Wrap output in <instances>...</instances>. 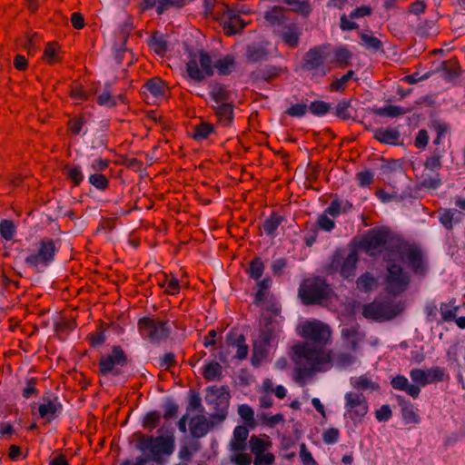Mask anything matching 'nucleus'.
Returning <instances> with one entry per match:
<instances>
[{
	"mask_svg": "<svg viewBox=\"0 0 465 465\" xmlns=\"http://www.w3.org/2000/svg\"><path fill=\"white\" fill-rule=\"evenodd\" d=\"M441 71L444 79L450 81L460 74V66L456 57H451L441 64Z\"/></svg>",
	"mask_w": 465,
	"mask_h": 465,
	"instance_id": "obj_27",
	"label": "nucleus"
},
{
	"mask_svg": "<svg viewBox=\"0 0 465 465\" xmlns=\"http://www.w3.org/2000/svg\"><path fill=\"white\" fill-rule=\"evenodd\" d=\"M16 234V227L12 220L4 219L0 222V235L5 241H12Z\"/></svg>",
	"mask_w": 465,
	"mask_h": 465,
	"instance_id": "obj_43",
	"label": "nucleus"
},
{
	"mask_svg": "<svg viewBox=\"0 0 465 465\" xmlns=\"http://www.w3.org/2000/svg\"><path fill=\"white\" fill-rule=\"evenodd\" d=\"M300 334L305 340L302 344H308L315 350H323V347L331 342L330 326L319 320L304 322L301 325Z\"/></svg>",
	"mask_w": 465,
	"mask_h": 465,
	"instance_id": "obj_11",
	"label": "nucleus"
},
{
	"mask_svg": "<svg viewBox=\"0 0 465 465\" xmlns=\"http://www.w3.org/2000/svg\"><path fill=\"white\" fill-rule=\"evenodd\" d=\"M411 109H406L398 105H387L377 109L376 114L382 117L394 118L409 113Z\"/></svg>",
	"mask_w": 465,
	"mask_h": 465,
	"instance_id": "obj_41",
	"label": "nucleus"
},
{
	"mask_svg": "<svg viewBox=\"0 0 465 465\" xmlns=\"http://www.w3.org/2000/svg\"><path fill=\"white\" fill-rule=\"evenodd\" d=\"M209 95L211 99L215 103L214 105L228 103L230 100V93L223 84H215L210 89Z\"/></svg>",
	"mask_w": 465,
	"mask_h": 465,
	"instance_id": "obj_32",
	"label": "nucleus"
},
{
	"mask_svg": "<svg viewBox=\"0 0 465 465\" xmlns=\"http://www.w3.org/2000/svg\"><path fill=\"white\" fill-rule=\"evenodd\" d=\"M297 357V363H307L308 366L296 368L297 380L311 377L314 372L322 371V367L331 362V351L315 350L308 344H296L292 347Z\"/></svg>",
	"mask_w": 465,
	"mask_h": 465,
	"instance_id": "obj_4",
	"label": "nucleus"
},
{
	"mask_svg": "<svg viewBox=\"0 0 465 465\" xmlns=\"http://www.w3.org/2000/svg\"><path fill=\"white\" fill-rule=\"evenodd\" d=\"M59 246L49 237H44L35 243V248L25 258V264L41 272L48 267L55 258Z\"/></svg>",
	"mask_w": 465,
	"mask_h": 465,
	"instance_id": "obj_9",
	"label": "nucleus"
},
{
	"mask_svg": "<svg viewBox=\"0 0 465 465\" xmlns=\"http://www.w3.org/2000/svg\"><path fill=\"white\" fill-rule=\"evenodd\" d=\"M215 133V127L213 124L202 121L199 124H196L193 127V134L192 137L195 141H203L209 138L211 134Z\"/></svg>",
	"mask_w": 465,
	"mask_h": 465,
	"instance_id": "obj_34",
	"label": "nucleus"
},
{
	"mask_svg": "<svg viewBox=\"0 0 465 465\" xmlns=\"http://www.w3.org/2000/svg\"><path fill=\"white\" fill-rule=\"evenodd\" d=\"M300 35L298 28L292 25L282 32L281 38L287 46L295 48L299 44Z\"/></svg>",
	"mask_w": 465,
	"mask_h": 465,
	"instance_id": "obj_38",
	"label": "nucleus"
},
{
	"mask_svg": "<svg viewBox=\"0 0 465 465\" xmlns=\"http://www.w3.org/2000/svg\"><path fill=\"white\" fill-rule=\"evenodd\" d=\"M168 322V320H161L155 316H143L138 320L137 329L143 340L158 345L166 341L172 333Z\"/></svg>",
	"mask_w": 465,
	"mask_h": 465,
	"instance_id": "obj_7",
	"label": "nucleus"
},
{
	"mask_svg": "<svg viewBox=\"0 0 465 465\" xmlns=\"http://www.w3.org/2000/svg\"><path fill=\"white\" fill-rule=\"evenodd\" d=\"M345 417L354 423H360L369 411L366 397L356 391H349L344 395Z\"/></svg>",
	"mask_w": 465,
	"mask_h": 465,
	"instance_id": "obj_14",
	"label": "nucleus"
},
{
	"mask_svg": "<svg viewBox=\"0 0 465 465\" xmlns=\"http://www.w3.org/2000/svg\"><path fill=\"white\" fill-rule=\"evenodd\" d=\"M334 114L342 121H347L351 118V100L342 99L340 101L334 111Z\"/></svg>",
	"mask_w": 465,
	"mask_h": 465,
	"instance_id": "obj_44",
	"label": "nucleus"
},
{
	"mask_svg": "<svg viewBox=\"0 0 465 465\" xmlns=\"http://www.w3.org/2000/svg\"><path fill=\"white\" fill-rule=\"evenodd\" d=\"M89 183L100 191H105L109 187L108 178L101 173H92L89 176Z\"/></svg>",
	"mask_w": 465,
	"mask_h": 465,
	"instance_id": "obj_50",
	"label": "nucleus"
},
{
	"mask_svg": "<svg viewBox=\"0 0 465 465\" xmlns=\"http://www.w3.org/2000/svg\"><path fill=\"white\" fill-rule=\"evenodd\" d=\"M167 90L166 84L160 77H153L147 80L142 86L143 94L148 98L149 94L153 98H163Z\"/></svg>",
	"mask_w": 465,
	"mask_h": 465,
	"instance_id": "obj_19",
	"label": "nucleus"
},
{
	"mask_svg": "<svg viewBox=\"0 0 465 465\" xmlns=\"http://www.w3.org/2000/svg\"><path fill=\"white\" fill-rule=\"evenodd\" d=\"M285 9L279 5L271 7L264 13V19L272 25H280L286 21Z\"/></svg>",
	"mask_w": 465,
	"mask_h": 465,
	"instance_id": "obj_31",
	"label": "nucleus"
},
{
	"mask_svg": "<svg viewBox=\"0 0 465 465\" xmlns=\"http://www.w3.org/2000/svg\"><path fill=\"white\" fill-rule=\"evenodd\" d=\"M227 342L230 346L236 348L235 357L239 360H244L248 354V346L245 343V337L242 334L237 335L234 339L232 335H228Z\"/></svg>",
	"mask_w": 465,
	"mask_h": 465,
	"instance_id": "obj_30",
	"label": "nucleus"
},
{
	"mask_svg": "<svg viewBox=\"0 0 465 465\" xmlns=\"http://www.w3.org/2000/svg\"><path fill=\"white\" fill-rule=\"evenodd\" d=\"M356 284L360 291L369 292L377 286V280L371 273L364 272L357 279Z\"/></svg>",
	"mask_w": 465,
	"mask_h": 465,
	"instance_id": "obj_39",
	"label": "nucleus"
},
{
	"mask_svg": "<svg viewBox=\"0 0 465 465\" xmlns=\"http://www.w3.org/2000/svg\"><path fill=\"white\" fill-rule=\"evenodd\" d=\"M96 102L101 106H106L109 108H114L117 105L116 97L111 94V92L108 90H104L96 99Z\"/></svg>",
	"mask_w": 465,
	"mask_h": 465,
	"instance_id": "obj_56",
	"label": "nucleus"
},
{
	"mask_svg": "<svg viewBox=\"0 0 465 465\" xmlns=\"http://www.w3.org/2000/svg\"><path fill=\"white\" fill-rule=\"evenodd\" d=\"M308 108L315 115H324L330 111L331 104L324 101L316 100L312 102Z\"/></svg>",
	"mask_w": 465,
	"mask_h": 465,
	"instance_id": "obj_58",
	"label": "nucleus"
},
{
	"mask_svg": "<svg viewBox=\"0 0 465 465\" xmlns=\"http://www.w3.org/2000/svg\"><path fill=\"white\" fill-rule=\"evenodd\" d=\"M353 388L361 391H376L379 389V385L371 381V379L367 376H360L354 379H351V381Z\"/></svg>",
	"mask_w": 465,
	"mask_h": 465,
	"instance_id": "obj_42",
	"label": "nucleus"
},
{
	"mask_svg": "<svg viewBox=\"0 0 465 465\" xmlns=\"http://www.w3.org/2000/svg\"><path fill=\"white\" fill-rule=\"evenodd\" d=\"M162 287H165V292L168 294L174 295L180 291V282L174 277L165 276L163 282L161 283Z\"/></svg>",
	"mask_w": 465,
	"mask_h": 465,
	"instance_id": "obj_62",
	"label": "nucleus"
},
{
	"mask_svg": "<svg viewBox=\"0 0 465 465\" xmlns=\"http://www.w3.org/2000/svg\"><path fill=\"white\" fill-rule=\"evenodd\" d=\"M161 415L158 411H151L148 412L143 420V427L150 431H152L153 429H155L159 422H160Z\"/></svg>",
	"mask_w": 465,
	"mask_h": 465,
	"instance_id": "obj_55",
	"label": "nucleus"
},
{
	"mask_svg": "<svg viewBox=\"0 0 465 465\" xmlns=\"http://www.w3.org/2000/svg\"><path fill=\"white\" fill-rule=\"evenodd\" d=\"M283 221V217L272 212L262 223V230L267 236L274 238L277 235V229Z\"/></svg>",
	"mask_w": 465,
	"mask_h": 465,
	"instance_id": "obj_28",
	"label": "nucleus"
},
{
	"mask_svg": "<svg viewBox=\"0 0 465 465\" xmlns=\"http://www.w3.org/2000/svg\"><path fill=\"white\" fill-rule=\"evenodd\" d=\"M262 391L265 394L269 395L274 393L278 399H283L286 396L285 388L282 385L274 387V383L271 379H265L262 381Z\"/></svg>",
	"mask_w": 465,
	"mask_h": 465,
	"instance_id": "obj_45",
	"label": "nucleus"
},
{
	"mask_svg": "<svg viewBox=\"0 0 465 465\" xmlns=\"http://www.w3.org/2000/svg\"><path fill=\"white\" fill-rule=\"evenodd\" d=\"M420 268L415 269L411 265L407 254L401 252L388 253L382 256L385 262L386 273L384 276L385 291L392 295L399 296L408 290L410 287L411 278L410 273L404 270L402 263L406 262L408 267L412 271L415 275H424L427 272V265L424 260V255L420 248Z\"/></svg>",
	"mask_w": 465,
	"mask_h": 465,
	"instance_id": "obj_2",
	"label": "nucleus"
},
{
	"mask_svg": "<svg viewBox=\"0 0 465 465\" xmlns=\"http://www.w3.org/2000/svg\"><path fill=\"white\" fill-rule=\"evenodd\" d=\"M128 356L120 345L112 347L108 354L101 356L98 361L99 373L103 376L118 377L128 365Z\"/></svg>",
	"mask_w": 465,
	"mask_h": 465,
	"instance_id": "obj_12",
	"label": "nucleus"
},
{
	"mask_svg": "<svg viewBox=\"0 0 465 465\" xmlns=\"http://www.w3.org/2000/svg\"><path fill=\"white\" fill-rule=\"evenodd\" d=\"M330 56L331 51L326 45H315L304 54L302 67L311 73L312 80L318 81L331 70L329 63Z\"/></svg>",
	"mask_w": 465,
	"mask_h": 465,
	"instance_id": "obj_5",
	"label": "nucleus"
},
{
	"mask_svg": "<svg viewBox=\"0 0 465 465\" xmlns=\"http://www.w3.org/2000/svg\"><path fill=\"white\" fill-rule=\"evenodd\" d=\"M148 45L155 54L161 56H163L168 51L167 41L162 35H153L150 38Z\"/></svg>",
	"mask_w": 465,
	"mask_h": 465,
	"instance_id": "obj_37",
	"label": "nucleus"
},
{
	"mask_svg": "<svg viewBox=\"0 0 465 465\" xmlns=\"http://www.w3.org/2000/svg\"><path fill=\"white\" fill-rule=\"evenodd\" d=\"M352 242L358 250L363 251L371 257L377 256L382 250H384L382 256L395 252L407 254L411 265L416 270L420 268V247L405 241L386 226L372 228L361 239L353 240Z\"/></svg>",
	"mask_w": 465,
	"mask_h": 465,
	"instance_id": "obj_1",
	"label": "nucleus"
},
{
	"mask_svg": "<svg viewBox=\"0 0 465 465\" xmlns=\"http://www.w3.org/2000/svg\"><path fill=\"white\" fill-rule=\"evenodd\" d=\"M43 60L49 65L60 62V46L56 42L47 43L44 50Z\"/></svg>",
	"mask_w": 465,
	"mask_h": 465,
	"instance_id": "obj_33",
	"label": "nucleus"
},
{
	"mask_svg": "<svg viewBox=\"0 0 465 465\" xmlns=\"http://www.w3.org/2000/svg\"><path fill=\"white\" fill-rule=\"evenodd\" d=\"M137 449L147 453L153 461L159 462L162 455H171L174 450L173 436H149L140 433L137 439Z\"/></svg>",
	"mask_w": 465,
	"mask_h": 465,
	"instance_id": "obj_8",
	"label": "nucleus"
},
{
	"mask_svg": "<svg viewBox=\"0 0 465 465\" xmlns=\"http://www.w3.org/2000/svg\"><path fill=\"white\" fill-rule=\"evenodd\" d=\"M359 250L351 242L347 249L336 250L331 257L328 265L330 273L339 272L344 279L355 276L356 266L359 262Z\"/></svg>",
	"mask_w": 465,
	"mask_h": 465,
	"instance_id": "obj_6",
	"label": "nucleus"
},
{
	"mask_svg": "<svg viewBox=\"0 0 465 465\" xmlns=\"http://www.w3.org/2000/svg\"><path fill=\"white\" fill-rule=\"evenodd\" d=\"M222 374V366L216 361L208 363L203 370V375L208 381H213Z\"/></svg>",
	"mask_w": 465,
	"mask_h": 465,
	"instance_id": "obj_52",
	"label": "nucleus"
},
{
	"mask_svg": "<svg viewBox=\"0 0 465 465\" xmlns=\"http://www.w3.org/2000/svg\"><path fill=\"white\" fill-rule=\"evenodd\" d=\"M238 414L249 425L254 423L253 410L247 404H241L238 407Z\"/></svg>",
	"mask_w": 465,
	"mask_h": 465,
	"instance_id": "obj_64",
	"label": "nucleus"
},
{
	"mask_svg": "<svg viewBox=\"0 0 465 465\" xmlns=\"http://www.w3.org/2000/svg\"><path fill=\"white\" fill-rule=\"evenodd\" d=\"M440 223L448 231L451 232L455 224L462 221L463 214L460 211L453 208H440L437 210Z\"/></svg>",
	"mask_w": 465,
	"mask_h": 465,
	"instance_id": "obj_18",
	"label": "nucleus"
},
{
	"mask_svg": "<svg viewBox=\"0 0 465 465\" xmlns=\"http://www.w3.org/2000/svg\"><path fill=\"white\" fill-rule=\"evenodd\" d=\"M319 229L314 224H306L303 242L307 247H312L317 241Z\"/></svg>",
	"mask_w": 465,
	"mask_h": 465,
	"instance_id": "obj_51",
	"label": "nucleus"
},
{
	"mask_svg": "<svg viewBox=\"0 0 465 465\" xmlns=\"http://www.w3.org/2000/svg\"><path fill=\"white\" fill-rule=\"evenodd\" d=\"M352 57L351 52L344 46L338 47L331 52L329 57L330 65L332 67L344 68L350 64Z\"/></svg>",
	"mask_w": 465,
	"mask_h": 465,
	"instance_id": "obj_21",
	"label": "nucleus"
},
{
	"mask_svg": "<svg viewBox=\"0 0 465 465\" xmlns=\"http://www.w3.org/2000/svg\"><path fill=\"white\" fill-rule=\"evenodd\" d=\"M212 110L222 125H232L234 117L233 106L232 104L228 102L218 105H212Z\"/></svg>",
	"mask_w": 465,
	"mask_h": 465,
	"instance_id": "obj_22",
	"label": "nucleus"
},
{
	"mask_svg": "<svg viewBox=\"0 0 465 465\" xmlns=\"http://www.w3.org/2000/svg\"><path fill=\"white\" fill-rule=\"evenodd\" d=\"M427 376H428L427 371L422 369L416 368V369H412L410 371L411 379L415 383V385H417L419 387L420 386L423 387L428 384Z\"/></svg>",
	"mask_w": 465,
	"mask_h": 465,
	"instance_id": "obj_60",
	"label": "nucleus"
},
{
	"mask_svg": "<svg viewBox=\"0 0 465 465\" xmlns=\"http://www.w3.org/2000/svg\"><path fill=\"white\" fill-rule=\"evenodd\" d=\"M86 121L84 116H77L68 121L67 126L70 133L78 135L84 127Z\"/></svg>",
	"mask_w": 465,
	"mask_h": 465,
	"instance_id": "obj_59",
	"label": "nucleus"
},
{
	"mask_svg": "<svg viewBox=\"0 0 465 465\" xmlns=\"http://www.w3.org/2000/svg\"><path fill=\"white\" fill-rule=\"evenodd\" d=\"M374 139L379 141L381 143L390 144V145H397L400 143L401 134L395 128H378L374 132L373 135Z\"/></svg>",
	"mask_w": 465,
	"mask_h": 465,
	"instance_id": "obj_23",
	"label": "nucleus"
},
{
	"mask_svg": "<svg viewBox=\"0 0 465 465\" xmlns=\"http://www.w3.org/2000/svg\"><path fill=\"white\" fill-rule=\"evenodd\" d=\"M44 403L38 407V412L41 418L46 419L48 421L53 420L57 413L62 411V404L58 401L57 397L44 398Z\"/></svg>",
	"mask_w": 465,
	"mask_h": 465,
	"instance_id": "obj_20",
	"label": "nucleus"
},
{
	"mask_svg": "<svg viewBox=\"0 0 465 465\" xmlns=\"http://www.w3.org/2000/svg\"><path fill=\"white\" fill-rule=\"evenodd\" d=\"M397 305L389 300L373 301L363 306L362 315L366 319L375 321H386L394 318L398 314Z\"/></svg>",
	"mask_w": 465,
	"mask_h": 465,
	"instance_id": "obj_15",
	"label": "nucleus"
},
{
	"mask_svg": "<svg viewBox=\"0 0 465 465\" xmlns=\"http://www.w3.org/2000/svg\"><path fill=\"white\" fill-rule=\"evenodd\" d=\"M283 3L291 6V10L302 15H308L312 11L311 4L308 0H283Z\"/></svg>",
	"mask_w": 465,
	"mask_h": 465,
	"instance_id": "obj_46",
	"label": "nucleus"
},
{
	"mask_svg": "<svg viewBox=\"0 0 465 465\" xmlns=\"http://www.w3.org/2000/svg\"><path fill=\"white\" fill-rule=\"evenodd\" d=\"M458 312V307L450 303H441L440 314L444 322H452L455 320Z\"/></svg>",
	"mask_w": 465,
	"mask_h": 465,
	"instance_id": "obj_61",
	"label": "nucleus"
},
{
	"mask_svg": "<svg viewBox=\"0 0 465 465\" xmlns=\"http://www.w3.org/2000/svg\"><path fill=\"white\" fill-rule=\"evenodd\" d=\"M245 56L248 62L254 64L266 61L269 52L262 45L252 44L247 46Z\"/></svg>",
	"mask_w": 465,
	"mask_h": 465,
	"instance_id": "obj_26",
	"label": "nucleus"
},
{
	"mask_svg": "<svg viewBox=\"0 0 465 465\" xmlns=\"http://www.w3.org/2000/svg\"><path fill=\"white\" fill-rule=\"evenodd\" d=\"M360 38H361V42L365 45L366 48H368V49L377 51V50L381 49V47H382V42L379 38H377L373 35H369L367 34H361L360 35Z\"/></svg>",
	"mask_w": 465,
	"mask_h": 465,
	"instance_id": "obj_63",
	"label": "nucleus"
},
{
	"mask_svg": "<svg viewBox=\"0 0 465 465\" xmlns=\"http://www.w3.org/2000/svg\"><path fill=\"white\" fill-rule=\"evenodd\" d=\"M264 268H265L264 263L261 258H259V257L253 258L251 261V262L249 264V269H248L250 277L254 280L260 279L263 274Z\"/></svg>",
	"mask_w": 465,
	"mask_h": 465,
	"instance_id": "obj_47",
	"label": "nucleus"
},
{
	"mask_svg": "<svg viewBox=\"0 0 465 465\" xmlns=\"http://www.w3.org/2000/svg\"><path fill=\"white\" fill-rule=\"evenodd\" d=\"M313 224L317 226L318 229L327 232H331L335 228L334 221L329 218L328 214L324 212L318 216L316 223Z\"/></svg>",
	"mask_w": 465,
	"mask_h": 465,
	"instance_id": "obj_54",
	"label": "nucleus"
},
{
	"mask_svg": "<svg viewBox=\"0 0 465 465\" xmlns=\"http://www.w3.org/2000/svg\"><path fill=\"white\" fill-rule=\"evenodd\" d=\"M204 399L206 403L215 410V412L211 415V418L217 421L224 420L227 416L230 400L228 390L225 387H208Z\"/></svg>",
	"mask_w": 465,
	"mask_h": 465,
	"instance_id": "obj_13",
	"label": "nucleus"
},
{
	"mask_svg": "<svg viewBox=\"0 0 465 465\" xmlns=\"http://www.w3.org/2000/svg\"><path fill=\"white\" fill-rule=\"evenodd\" d=\"M37 382L36 378H30L25 381V387L22 391V395L25 399L38 396L39 391L36 388Z\"/></svg>",
	"mask_w": 465,
	"mask_h": 465,
	"instance_id": "obj_57",
	"label": "nucleus"
},
{
	"mask_svg": "<svg viewBox=\"0 0 465 465\" xmlns=\"http://www.w3.org/2000/svg\"><path fill=\"white\" fill-rule=\"evenodd\" d=\"M272 285V279L267 277L263 280L260 281L257 283L258 290L254 296V303L260 304L265 300L266 297V291L271 287Z\"/></svg>",
	"mask_w": 465,
	"mask_h": 465,
	"instance_id": "obj_49",
	"label": "nucleus"
},
{
	"mask_svg": "<svg viewBox=\"0 0 465 465\" xmlns=\"http://www.w3.org/2000/svg\"><path fill=\"white\" fill-rule=\"evenodd\" d=\"M235 67V58L227 54L213 62L211 55L204 50L190 53L186 64L188 76L195 82H203L206 76H213L214 69L220 75H229Z\"/></svg>",
	"mask_w": 465,
	"mask_h": 465,
	"instance_id": "obj_3",
	"label": "nucleus"
},
{
	"mask_svg": "<svg viewBox=\"0 0 465 465\" xmlns=\"http://www.w3.org/2000/svg\"><path fill=\"white\" fill-rule=\"evenodd\" d=\"M391 385L395 390L405 391L413 399H417L420 392V387L415 384H411L408 379L403 375L394 377L391 381Z\"/></svg>",
	"mask_w": 465,
	"mask_h": 465,
	"instance_id": "obj_24",
	"label": "nucleus"
},
{
	"mask_svg": "<svg viewBox=\"0 0 465 465\" xmlns=\"http://www.w3.org/2000/svg\"><path fill=\"white\" fill-rule=\"evenodd\" d=\"M64 173L74 186H79L84 181V173L78 165H65Z\"/></svg>",
	"mask_w": 465,
	"mask_h": 465,
	"instance_id": "obj_40",
	"label": "nucleus"
},
{
	"mask_svg": "<svg viewBox=\"0 0 465 465\" xmlns=\"http://www.w3.org/2000/svg\"><path fill=\"white\" fill-rule=\"evenodd\" d=\"M401 405L402 419L406 424H418L420 418L416 412L413 405L410 402L403 401Z\"/></svg>",
	"mask_w": 465,
	"mask_h": 465,
	"instance_id": "obj_36",
	"label": "nucleus"
},
{
	"mask_svg": "<svg viewBox=\"0 0 465 465\" xmlns=\"http://www.w3.org/2000/svg\"><path fill=\"white\" fill-rule=\"evenodd\" d=\"M209 430L207 420L204 416H196L191 420V432L194 437L204 436Z\"/></svg>",
	"mask_w": 465,
	"mask_h": 465,
	"instance_id": "obj_35",
	"label": "nucleus"
},
{
	"mask_svg": "<svg viewBox=\"0 0 465 465\" xmlns=\"http://www.w3.org/2000/svg\"><path fill=\"white\" fill-rule=\"evenodd\" d=\"M353 75L354 71L349 70L341 77L337 78L331 82V84H330V90L331 92H343L345 90L347 83L352 78Z\"/></svg>",
	"mask_w": 465,
	"mask_h": 465,
	"instance_id": "obj_48",
	"label": "nucleus"
},
{
	"mask_svg": "<svg viewBox=\"0 0 465 465\" xmlns=\"http://www.w3.org/2000/svg\"><path fill=\"white\" fill-rule=\"evenodd\" d=\"M274 338L273 330L270 324H266L260 331L259 338L253 343L252 363L255 361H261L268 353V348L271 346Z\"/></svg>",
	"mask_w": 465,
	"mask_h": 465,
	"instance_id": "obj_17",
	"label": "nucleus"
},
{
	"mask_svg": "<svg viewBox=\"0 0 465 465\" xmlns=\"http://www.w3.org/2000/svg\"><path fill=\"white\" fill-rule=\"evenodd\" d=\"M248 435L249 430L245 426H236L233 430V440L231 441V450L233 451L244 450Z\"/></svg>",
	"mask_w": 465,
	"mask_h": 465,
	"instance_id": "obj_25",
	"label": "nucleus"
},
{
	"mask_svg": "<svg viewBox=\"0 0 465 465\" xmlns=\"http://www.w3.org/2000/svg\"><path fill=\"white\" fill-rule=\"evenodd\" d=\"M341 338L347 348L355 351L358 350L360 341V333L356 327H349L341 330Z\"/></svg>",
	"mask_w": 465,
	"mask_h": 465,
	"instance_id": "obj_29",
	"label": "nucleus"
},
{
	"mask_svg": "<svg viewBox=\"0 0 465 465\" xmlns=\"http://www.w3.org/2000/svg\"><path fill=\"white\" fill-rule=\"evenodd\" d=\"M428 373L427 381L429 383H436L442 381L446 377V371L443 368L439 366H434L426 371Z\"/></svg>",
	"mask_w": 465,
	"mask_h": 465,
	"instance_id": "obj_53",
	"label": "nucleus"
},
{
	"mask_svg": "<svg viewBox=\"0 0 465 465\" xmlns=\"http://www.w3.org/2000/svg\"><path fill=\"white\" fill-rule=\"evenodd\" d=\"M240 13H244V11L232 9L229 5L223 6L219 17H221L225 35H235L245 27L246 23L240 17Z\"/></svg>",
	"mask_w": 465,
	"mask_h": 465,
	"instance_id": "obj_16",
	"label": "nucleus"
},
{
	"mask_svg": "<svg viewBox=\"0 0 465 465\" xmlns=\"http://www.w3.org/2000/svg\"><path fill=\"white\" fill-rule=\"evenodd\" d=\"M331 293V286L321 277L305 279L299 288V297L304 305L322 304L330 298Z\"/></svg>",
	"mask_w": 465,
	"mask_h": 465,
	"instance_id": "obj_10",
	"label": "nucleus"
}]
</instances>
